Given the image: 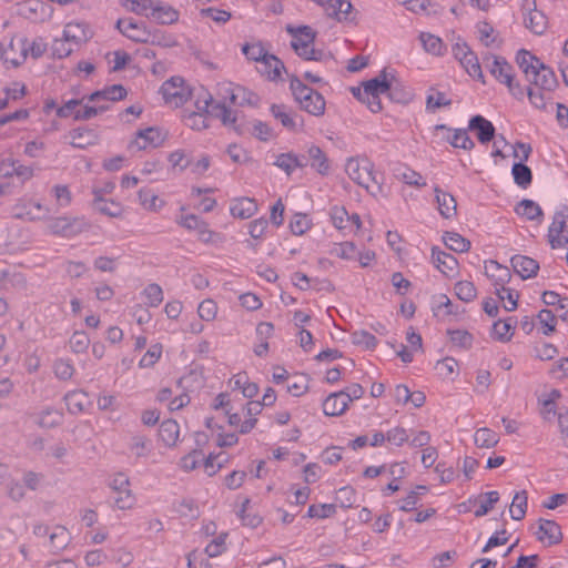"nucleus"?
I'll return each instance as SVG.
<instances>
[{
    "label": "nucleus",
    "instance_id": "obj_1",
    "mask_svg": "<svg viewBox=\"0 0 568 568\" xmlns=\"http://www.w3.org/2000/svg\"><path fill=\"white\" fill-rule=\"evenodd\" d=\"M516 61L526 80L534 85L527 91L530 103L537 109H545L551 100V92L558 87L555 72L526 50L517 53Z\"/></svg>",
    "mask_w": 568,
    "mask_h": 568
},
{
    "label": "nucleus",
    "instance_id": "obj_2",
    "mask_svg": "<svg viewBox=\"0 0 568 568\" xmlns=\"http://www.w3.org/2000/svg\"><path fill=\"white\" fill-rule=\"evenodd\" d=\"M48 44L43 38L37 37L32 40L23 37H13L1 54L6 64L13 68L21 65L28 55L33 59L41 58L47 51Z\"/></svg>",
    "mask_w": 568,
    "mask_h": 568
},
{
    "label": "nucleus",
    "instance_id": "obj_3",
    "mask_svg": "<svg viewBox=\"0 0 568 568\" xmlns=\"http://www.w3.org/2000/svg\"><path fill=\"white\" fill-rule=\"evenodd\" d=\"M345 172L352 181L372 195L377 196L383 192L382 179L374 172V165L368 159H348L345 164Z\"/></svg>",
    "mask_w": 568,
    "mask_h": 568
},
{
    "label": "nucleus",
    "instance_id": "obj_4",
    "mask_svg": "<svg viewBox=\"0 0 568 568\" xmlns=\"http://www.w3.org/2000/svg\"><path fill=\"white\" fill-rule=\"evenodd\" d=\"M290 88L300 106L312 115L321 116L325 112V100L321 93L305 85L297 77L292 75Z\"/></svg>",
    "mask_w": 568,
    "mask_h": 568
},
{
    "label": "nucleus",
    "instance_id": "obj_5",
    "mask_svg": "<svg viewBox=\"0 0 568 568\" xmlns=\"http://www.w3.org/2000/svg\"><path fill=\"white\" fill-rule=\"evenodd\" d=\"M47 231L59 237H74L91 229L90 222L84 216H50L47 219Z\"/></svg>",
    "mask_w": 568,
    "mask_h": 568
},
{
    "label": "nucleus",
    "instance_id": "obj_6",
    "mask_svg": "<svg viewBox=\"0 0 568 568\" xmlns=\"http://www.w3.org/2000/svg\"><path fill=\"white\" fill-rule=\"evenodd\" d=\"M286 31L293 38L291 43L292 48L301 58L313 61L322 60L323 52L313 48L316 34L311 27L301 26L294 28L292 26H287Z\"/></svg>",
    "mask_w": 568,
    "mask_h": 568
},
{
    "label": "nucleus",
    "instance_id": "obj_7",
    "mask_svg": "<svg viewBox=\"0 0 568 568\" xmlns=\"http://www.w3.org/2000/svg\"><path fill=\"white\" fill-rule=\"evenodd\" d=\"M484 64L488 68L490 74L500 83L507 85L509 92L517 99L524 97V90L519 83L515 82L513 67L501 57L487 55L484 58Z\"/></svg>",
    "mask_w": 568,
    "mask_h": 568
},
{
    "label": "nucleus",
    "instance_id": "obj_8",
    "mask_svg": "<svg viewBox=\"0 0 568 568\" xmlns=\"http://www.w3.org/2000/svg\"><path fill=\"white\" fill-rule=\"evenodd\" d=\"M548 242L551 248H559L568 245V206L562 205L552 216L548 229Z\"/></svg>",
    "mask_w": 568,
    "mask_h": 568
},
{
    "label": "nucleus",
    "instance_id": "obj_9",
    "mask_svg": "<svg viewBox=\"0 0 568 568\" xmlns=\"http://www.w3.org/2000/svg\"><path fill=\"white\" fill-rule=\"evenodd\" d=\"M236 85L231 82H223L217 85L219 101L212 106V113L226 126L236 129V113L227 106V98Z\"/></svg>",
    "mask_w": 568,
    "mask_h": 568
},
{
    "label": "nucleus",
    "instance_id": "obj_10",
    "mask_svg": "<svg viewBox=\"0 0 568 568\" xmlns=\"http://www.w3.org/2000/svg\"><path fill=\"white\" fill-rule=\"evenodd\" d=\"M130 479L123 473H118L110 481V488L116 494L114 505L120 510L132 509L135 496L130 488Z\"/></svg>",
    "mask_w": 568,
    "mask_h": 568
},
{
    "label": "nucleus",
    "instance_id": "obj_11",
    "mask_svg": "<svg viewBox=\"0 0 568 568\" xmlns=\"http://www.w3.org/2000/svg\"><path fill=\"white\" fill-rule=\"evenodd\" d=\"M453 54L470 77L480 80L484 79L477 55L465 42H456L453 45Z\"/></svg>",
    "mask_w": 568,
    "mask_h": 568
},
{
    "label": "nucleus",
    "instance_id": "obj_12",
    "mask_svg": "<svg viewBox=\"0 0 568 568\" xmlns=\"http://www.w3.org/2000/svg\"><path fill=\"white\" fill-rule=\"evenodd\" d=\"M164 101L175 108L183 105L189 99V90L181 77H172L161 87Z\"/></svg>",
    "mask_w": 568,
    "mask_h": 568
},
{
    "label": "nucleus",
    "instance_id": "obj_13",
    "mask_svg": "<svg viewBox=\"0 0 568 568\" xmlns=\"http://www.w3.org/2000/svg\"><path fill=\"white\" fill-rule=\"evenodd\" d=\"M363 92H375V93H388L389 98L399 103H406L408 97L405 95L403 98L396 97V89L394 88V77L388 79V74L385 70H383L376 78L371 79L363 83L362 88Z\"/></svg>",
    "mask_w": 568,
    "mask_h": 568
},
{
    "label": "nucleus",
    "instance_id": "obj_14",
    "mask_svg": "<svg viewBox=\"0 0 568 568\" xmlns=\"http://www.w3.org/2000/svg\"><path fill=\"white\" fill-rule=\"evenodd\" d=\"M485 274L491 281L495 287V294L499 300H504L506 284L511 280V272L507 266L499 264L497 261H488L485 263Z\"/></svg>",
    "mask_w": 568,
    "mask_h": 568
},
{
    "label": "nucleus",
    "instance_id": "obj_15",
    "mask_svg": "<svg viewBox=\"0 0 568 568\" xmlns=\"http://www.w3.org/2000/svg\"><path fill=\"white\" fill-rule=\"evenodd\" d=\"M168 138V133L163 132L160 128L150 126L140 130L135 134V139L131 141L129 148L132 150H145L149 146H161Z\"/></svg>",
    "mask_w": 568,
    "mask_h": 568
},
{
    "label": "nucleus",
    "instance_id": "obj_16",
    "mask_svg": "<svg viewBox=\"0 0 568 568\" xmlns=\"http://www.w3.org/2000/svg\"><path fill=\"white\" fill-rule=\"evenodd\" d=\"M49 212V207L42 205L40 202L31 200H20L13 206V216L16 219L27 220L30 222L43 220Z\"/></svg>",
    "mask_w": 568,
    "mask_h": 568
},
{
    "label": "nucleus",
    "instance_id": "obj_17",
    "mask_svg": "<svg viewBox=\"0 0 568 568\" xmlns=\"http://www.w3.org/2000/svg\"><path fill=\"white\" fill-rule=\"evenodd\" d=\"M213 98L211 94H205L203 99H197L195 106L197 111L186 112L183 116L186 126L192 130L201 131L207 128V118L204 113L207 112L209 106L212 105Z\"/></svg>",
    "mask_w": 568,
    "mask_h": 568
},
{
    "label": "nucleus",
    "instance_id": "obj_18",
    "mask_svg": "<svg viewBox=\"0 0 568 568\" xmlns=\"http://www.w3.org/2000/svg\"><path fill=\"white\" fill-rule=\"evenodd\" d=\"M526 11L524 16V23L535 34H542L548 26V21L542 11L537 10L536 0H525L523 4Z\"/></svg>",
    "mask_w": 568,
    "mask_h": 568
},
{
    "label": "nucleus",
    "instance_id": "obj_19",
    "mask_svg": "<svg viewBox=\"0 0 568 568\" xmlns=\"http://www.w3.org/2000/svg\"><path fill=\"white\" fill-rule=\"evenodd\" d=\"M179 224L189 231H196L203 243H214L219 234L209 229V224L195 214H187L179 220Z\"/></svg>",
    "mask_w": 568,
    "mask_h": 568
},
{
    "label": "nucleus",
    "instance_id": "obj_20",
    "mask_svg": "<svg viewBox=\"0 0 568 568\" xmlns=\"http://www.w3.org/2000/svg\"><path fill=\"white\" fill-rule=\"evenodd\" d=\"M536 536L537 539L546 546H552L562 540L560 526L556 521L549 519L538 520V530Z\"/></svg>",
    "mask_w": 568,
    "mask_h": 568
},
{
    "label": "nucleus",
    "instance_id": "obj_21",
    "mask_svg": "<svg viewBox=\"0 0 568 568\" xmlns=\"http://www.w3.org/2000/svg\"><path fill=\"white\" fill-rule=\"evenodd\" d=\"M116 28L123 36L135 42H149L150 30L132 19H119Z\"/></svg>",
    "mask_w": 568,
    "mask_h": 568
},
{
    "label": "nucleus",
    "instance_id": "obj_22",
    "mask_svg": "<svg viewBox=\"0 0 568 568\" xmlns=\"http://www.w3.org/2000/svg\"><path fill=\"white\" fill-rule=\"evenodd\" d=\"M242 52L248 60L256 62H262L263 60H265L266 63H273L275 75L277 74L278 68H283V62L277 57L267 53L261 43H246L243 45Z\"/></svg>",
    "mask_w": 568,
    "mask_h": 568
},
{
    "label": "nucleus",
    "instance_id": "obj_23",
    "mask_svg": "<svg viewBox=\"0 0 568 568\" xmlns=\"http://www.w3.org/2000/svg\"><path fill=\"white\" fill-rule=\"evenodd\" d=\"M510 262L514 271L523 280L535 277L539 271V263L529 256L515 255L511 257Z\"/></svg>",
    "mask_w": 568,
    "mask_h": 568
},
{
    "label": "nucleus",
    "instance_id": "obj_24",
    "mask_svg": "<svg viewBox=\"0 0 568 568\" xmlns=\"http://www.w3.org/2000/svg\"><path fill=\"white\" fill-rule=\"evenodd\" d=\"M126 97V90L121 84H113L104 88L103 90L93 92L89 100L100 104H108L124 99Z\"/></svg>",
    "mask_w": 568,
    "mask_h": 568
},
{
    "label": "nucleus",
    "instance_id": "obj_25",
    "mask_svg": "<svg viewBox=\"0 0 568 568\" xmlns=\"http://www.w3.org/2000/svg\"><path fill=\"white\" fill-rule=\"evenodd\" d=\"M70 144L78 149H85L99 142V134L89 128H77L69 132Z\"/></svg>",
    "mask_w": 568,
    "mask_h": 568
},
{
    "label": "nucleus",
    "instance_id": "obj_26",
    "mask_svg": "<svg viewBox=\"0 0 568 568\" xmlns=\"http://www.w3.org/2000/svg\"><path fill=\"white\" fill-rule=\"evenodd\" d=\"M434 192L440 215L445 219H453L454 216H456V199L450 193L443 191L438 186L434 187Z\"/></svg>",
    "mask_w": 568,
    "mask_h": 568
},
{
    "label": "nucleus",
    "instance_id": "obj_27",
    "mask_svg": "<svg viewBox=\"0 0 568 568\" xmlns=\"http://www.w3.org/2000/svg\"><path fill=\"white\" fill-rule=\"evenodd\" d=\"M63 37L79 45L87 42L92 37V32L85 23L70 22L64 27Z\"/></svg>",
    "mask_w": 568,
    "mask_h": 568
},
{
    "label": "nucleus",
    "instance_id": "obj_28",
    "mask_svg": "<svg viewBox=\"0 0 568 568\" xmlns=\"http://www.w3.org/2000/svg\"><path fill=\"white\" fill-rule=\"evenodd\" d=\"M468 129L477 131V138L480 143L491 141L495 135V128L493 123L481 115L473 116L469 121Z\"/></svg>",
    "mask_w": 568,
    "mask_h": 568
},
{
    "label": "nucleus",
    "instance_id": "obj_29",
    "mask_svg": "<svg viewBox=\"0 0 568 568\" xmlns=\"http://www.w3.org/2000/svg\"><path fill=\"white\" fill-rule=\"evenodd\" d=\"M71 541L70 531L61 525H55L49 534V542L52 554L58 555L63 551Z\"/></svg>",
    "mask_w": 568,
    "mask_h": 568
},
{
    "label": "nucleus",
    "instance_id": "obj_30",
    "mask_svg": "<svg viewBox=\"0 0 568 568\" xmlns=\"http://www.w3.org/2000/svg\"><path fill=\"white\" fill-rule=\"evenodd\" d=\"M433 262L443 274L450 275L457 271L458 262L455 256L436 247L432 250Z\"/></svg>",
    "mask_w": 568,
    "mask_h": 568
},
{
    "label": "nucleus",
    "instance_id": "obj_31",
    "mask_svg": "<svg viewBox=\"0 0 568 568\" xmlns=\"http://www.w3.org/2000/svg\"><path fill=\"white\" fill-rule=\"evenodd\" d=\"M260 102V98L254 92L243 88L241 85H236L232 93L227 98V106L231 105H252L255 106Z\"/></svg>",
    "mask_w": 568,
    "mask_h": 568
},
{
    "label": "nucleus",
    "instance_id": "obj_32",
    "mask_svg": "<svg viewBox=\"0 0 568 568\" xmlns=\"http://www.w3.org/2000/svg\"><path fill=\"white\" fill-rule=\"evenodd\" d=\"M348 406V398L342 392L328 395L323 403V412L327 416H339Z\"/></svg>",
    "mask_w": 568,
    "mask_h": 568
},
{
    "label": "nucleus",
    "instance_id": "obj_33",
    "mask_svg": "<svg viewBox=\"0 0 568 568\" xmlns=\"http://www.w3.org/2000/svg\"><path fill=\"white\" fill-rule=\"evenodd\" d=\"M94 200L93 206L100 213L108 215L110 217H118L122 214V207L120 204L113 201H106L101 195V190H94Z\"/></svg>",
    "mask_w": 568,
    "mask_h": 568
},
{
    "label": "nucleus",
    "instance_id": "obj_34",
    "mask_svg": "<svg viewBox=\"0 0 568 568\" xmlns=\"http://www.w3.org/2000/svg\"><path fill=\"white\" fill-rule=\"evenodd\" d=\"M307 156L310 165L315 169L320 174L325 175L329 171V162L326 154L316 145H311L307 149Z\"/></svg>",
    "mask_w": 568,
    "mask_h": 568
},
{
    "label": "nucleus",
    "instance_id": "obj_35",
    "mask_svg": "<svg viewBox=\"0 0 568 568\" xmlns=\"http://www.w3.org/2000/svg\"><path fill=\"white\" fill-rule=\"evenodd\" d=\"M180 426L173 419H166L160 425L159 437L164 445L174 446L179 439Z\"/></svg>",
    "mask_w": 568,
    "mask_h": 568
},
{
    "label": "nucleus",
    "instance_id": "obj_36",
    "mask_svg": "<svg viewBox=\"0 0 568 568\" xmlns=\"http://www.w3.org/2000/svg\"><path fill=\"white\" fill-rule=\"evenodd\" d=\"M256 210L257 205L253 199L242 197L231 206V214L244 220L253 216Z\"/></svg>",
    "mask_w": 568,
    "mask_h": 568
},
{
    "label": "nucleus",
    "instance_id": "obj_37",
    "mask_svg": "<svg viewBox=\"0 0 568 568\" xmlns=\"http://www.w3.org/2000/svg\"><path fill=\"white\" fill-rule=\"evenodd\" d=\"M420 43L427 53L433 55H443L445 52V44L443 40L429 32H422L419 34Z\"/></svg>",
    "mask_w": 568,
    "mask_h": 568
},
{
    "label": "nucleus",
    "instance_id": "obj_38",
    "mask_svg": "<svg viewBox=\"0 0 568 568\" xmlns=\"http://www.w3.org/2000/svg\"><path fill=\"white\" fill-rule=\"evenodd\" d=\"M515 211L518 215L525 216L529 221H541L544 216L541 207L536 202L528 199L520 201Z\"/></svg>",
    "mask_w": 568,
    "mask_h": 568
},
{
    "label": "nucleus",
    "instance_id": "obj_39",
    "mask_svg": "<svg viewBox=\"0 0 568 568\" xmlns=\"http://www.w3.org/2000/svg\"><path fill=\"white\" fill-rule=\"evenodd\" d=\"M528 505V494L526 490H521L515 494L509 513L514 520H521L525 518Z\"/></svg>",
    "mask_w": 568,
    "mask_h": 568
},
{
    "label": "nucleus",
    "instance_id": "obj_40",
    "mask_svg": "<svg viewBox=\"0 0 568 568\" xmlns=\"http://www.w3.org/2000/svg\"><path fill=\"white\" fill-rule=\"evenodd\" d=\"M475 445L479 448H493L499 443V436L490 428H478L474 435Z\"/></svg>",
    "mask_w": 568,
    "mask_h": 568
},
{
    "label": "nucleus",
    "instance_id": "obj_41",
    "mask_svg": "<svg viewBox=\"0 0 568 568\" xmlns=\"http://www.w3.org/2000/svg\"><path fill=\"white\" fill-rule=\"evenodd\" d=\"M129 449L136 458L146 457L151 452V440L145 435H133L130 439Z\"/></svg>",
    "mask_w": 568,
    "mask_h": 568
},
{
    "label": "nucleus",
    "instance_id": "obj_42",
    "mask_svg": "<svg viewBox=\"0 0 568 568\" xmlns=\"http://www.w3.org/2000/svg\"><path fill=\"white\" fill-rule=\"evenodd\" d=\"M443 241L449 250L457 253H464L470 248V242L456 232H445Z\"/></svg>",
    "mask_w": 568,
    "mask_h": 568
},
{
    "label": "nucleus",
    "instance_id": "obj_43",
    "mask_svg": "<svg viewBox=\"0 0 568 568\" xmlns=\"http://www.w3.org/2000/svg\"><path fill=\"white\" fill-rule=\"evenodd\" d=\"M63 414L55 409L48 407L38 414L37 424L43 428H52L61 424Z\"/></svg>",
    "mask_w": 568,
    "mask_h": 568
},
{
    "label": "nucleus",
    "instance_id": "obj_44",
    "mask_svg": "<svg viewBox=\"0 0 568 568\" xmlns=\"http://www.w3.org/2000/svg\"><path fill=\"white\" fill-rule=\"evenodd\" d=\"M352 93L361 102L365 103L372 112L376 113L382 110L381 93L363 92L361 88H352Z\"/></svg>",
    "mask_w": 568,
    "mask_h": 568
},
{
    "label": "nucleus",
    "instance_id": "obj_45",
    "mask_svg": "<svg viewBox=\"0 0 568 568\" xmlns=\"http://www.w3.org/2000/svg\"><path fill=\"white\" fill-rule=\"evenodd\" d=\"M64 400L69 412L77 414L84 410L88 403V395L82 390H73L65 395Z\"/></svg>",
    "mask_w": 568,
    "mask_h": 568
},
{
    "label": "nucleus",
    "instance_id": "obj_46",
    "mask_svg": "<svg viewBox=\"0 0 568 568\" xmlns=\"http://www.w3.org/2000/svg\"><path fill=\"white\" fill-rule=\"evenodd\" d=\"M511 173L515 183L521 189H527L532 181L531 170L524 163L518 162L513 165Z\"/></svg>",
    "mask_w": 568,
    "mask_h": 568
},
{
    "label": "nucleus",
    "instance_id": "obj_47",
    "mask_svg": "<svg viewBox=\"0 0 568 568\" xmlns=\"http://www.w3.org/2000/svg\"><path fill=\"white\" fill-rule=\"evenodd\" d=\"M513 322V317H508L505 321L495 322L493 325L494 336L501 342L509 341L514 334Z\"/></svg>",
    "mask_w": 568,
    "mask_h": 568
},
{
    "label": "nucleus",
    "instance_id": "obj_48",
    "mask_svg": "<svg viewBox=\"0 0 568 568\" xmlns=\"http://www.w3.org/2000/svg\"><path fill=\"white\" fill-rule=\"evenodd\" d=\"M271 113L273 116L278 120L282 125L288 130H295L296 122L291 112L286 110V106L283 104H273L271 106Z\"/></svg>",
    "mask_w": 568,
    "mask_h": 568
},
{
    "label": "nucleus",
    "instance_id": "obj_49",
    "mask_svg": "<svg viewBox=\"0 0 568 568\" xmlns=\"http://www.w3.org/2000/svg\"><path fill=\"white\" fill-rule=\"evenodd\" d=\"M455 294L460 301L469 303L477 297V290L473 282L459 281L455 284Z\"/></svg>",
    "mask_w": 568,
    "mask_h": 568
},
{
    "label": "nucleus",
    "instance_id": "obj_50",
    "mask_svg": "<svg viewBox=\"0 0 568 568\" xmlns=\"http://www.w3.org/2000/svg\"><path fill=\"white\" fill-rule=\"evenodd\" d=\"M168 161L171 164L172 170L183 172L192 164L191 158L184 150H175L168 156Z\"/></svg>",
    "mask_w": 568,
    "mask_h": 568
},
{
    "label": "nucleus",
    "instance_id": "obj_51",
    "mask_svg": "<svg viewBox=\"0 0 568 568\" xmlns=\"http://www.w3.org/2000/svg\"><path fill=\"white\" fill-rule=\"evenodd\" d=\"M151 16L162 24H170L178 20V12L170 7L155 6L152 8Z\"/></svg>",
    "mask_w": 568,
    "mask_h": 568
},
{
    "label": "nucleus",
    "instance_id": "obj_52",
    "mask_svg": "<svg viewBox=\"0 0 568 568\" xmlns=\"http://www.w3.org/2000/svg\"><path fill=\"white\" fill-rule=\"evenodd\" d=\"M538 323L541 325L542 334L550 335L556 331L557 317L550 310H541L538 315Z\"/></svg>",
    "mask_w": 568,
    "mask_h": 568
},
{
    "label": "nucleus",
    "instance_id": "obj_53",
    "mask_svg": "<svg viewBox=\"0 0 568 568\" xmlns=\"http://www.w3.org/2000/svg\"><path fill=\"white\" fill-rule=\"evenodd\" d=\"M226 415L229 424L233 427H240V433L242 434L251 432L257 422L256 418H247L246 420L242 422L240 414L231 413L230 410H226Z\"/></svg>",
    "mask_w": 568,
    "mask_h": 568
},
{
    "label": "nucleus",
    "instance_id": "obj_54",
    "mask_svg": "<svg viewBox=\"0 0 568 568\" xmlns=\"http://www.w3.org/2000/svg\"><path fill=\"white\" fill-rule=\"evenodd\" d=\"M143 295L146 298V304L151 307H156L163 302V291L159 284H149L144 288Z\"/></svg>",
    "mask_w": 568,
    "mask_h": 568
},
{
    "label": "nucleus",
    "instance_id": "obj_55",
    "mask_svg": "<svg viewBox=\"0 0 568 568\" xmlns=\"http://www.w3.org/2000/svg\"><path fill=\"white\" fill-rule=\"evenodd\" d=\"M226 532L220 534L205 547V554L211 558L222 555L226 550Z\"/></svg>",
    "mask_w": 568,
    "mask_h": 568
},
{
    "label": "nucleus",
    "instance_id": "obj_56",
    "mask_svg": "<svg viewBox=\"0 0 568 568\" xmlns=\"http://www.w3.org/2000/svg\"><path fill=\"white\" fill-rule=\"evenodd\" d=\"M336 513V506L334 504H321V505H311L307 510V516L310 518H328Z\"/></svg>",
    "mask_w": 568,
    "mask_h": 568
},
{
    "label": "nucleus",
    "instance_id": "obj_57",
    "mask_svg": "<svg viewBox=\"0 0 568 568\" xmlns=\"http://www.w3.org/2000/svg\"><path fill=\"white\" fill-rule=\"evenodd\" d=\"M197 314L201 320L211 322L216 317L217 304L213 300L206 298L200 303Z\"/></svg>",
    "mask_w": 568,
    "mask_h": 568
},
{
    "label": "nucleus",
    "instance_id": "obj_58",
    "mask_svg": "<svg viewBox=\"0 0 568 568\" xmlns=\"http://www.w3.org/2000/svg\"><path fill=\"white\" fill-rule=\"evenodd\" d=\"M449 142L454 148H460L464 150H471L475 146V143L469 138L467 131L463 129L455 130Z\"/></svg>",
    "mask_w": 568,
    "mask_h": 568
},
{
    "label": "nucleus",
    "instance_id": "obj_59",
    "mask_svg": "<svg viewBox=\"0 0 568 568\" xmlns=\"http://www.w3.org/2000/svg\"><path fill=\"white\" fill-rule=\"evenodd\" d=\"M352 342L355 345L363 346L367 349L375 348L377 345L376 337L366 331H356L352 334Z\"/></svg>",
    "mask_w": 568,
    "mask_h": 568
},
{
    "label": "nucleus",
    "instance_id": "obj_60",
    "mask_svg": "<svg viewBox=\"0 0 568 568\" xmlns=\"http://www.w3.org/2000/svg\"><path fill=\"white\" fill-rule=\"evenodd\" d=\"M161 355H162V345L154 344L148 349V352L140 359L139 366L141 368L152 367L160 359Z\"/></svg>",
    "mask_w": 568,
    "mask_h": 568
},
{
    "label": "nucleus",
    "instance_id": "obj_61",
    "mask_svg": "<svg viewBox=\"0 0 568 568\" xmlns=\"http://www.w3.org/2000/svg\"><path fill=\"white\" fill-rule=\"evenodd\" d=\"M333 225L338 230H346L349 224V215L345 207L334 206L331 211Z\"/></svg>",
    "mask_w": 568,
    "mask_h": 568
},
{
    "label": "nucleus",
    "instance_id": "obj_62",
    "mask_svg": "<svg viewBox=\"0 0 568 568\" xmlns=\"http://www.w3.org/2000/svg\"><path fill=\"white\" fill-rule=\"evenodd\" d=\"M53 372L59 379L68 381L74 374V367L69 361L60 358L54 362Z\"/></svg>",
    "mask_w": 568,
    "mask_h": 568
},
{
    "label": "nucleus",
    "instance_id": "obj_63",
    "mask_svg": "<svg viewBox=\"0 0 568 568\" xmlns=\"http://www.w3.org/2000/svg\"><path fill=\"white\" fill-rule=\"evenodd\" d=\"M298 164V155L292 153L280 154L276 158L275 165L285 171L287 174H291Z\"/></svg>",
    "mask_w": 568,
    "mask_h": 568
},
{
    "label": "nucleus",
    "instance_id": "obj_64",
    "mask_svg": "<svg viewBox=\"0 0 568 568\" xmlns=\"http://www.w3.org/2000/svg\"><path fill=\"white\" fill-rule=\"evenodd\" d=\"M52 193L59 207H67L70 205L72 201V194L67 185H54L52 187Z\"/></svg>",
    "mask_w": 568,
    "mask_h": 568
}]
</instances>
